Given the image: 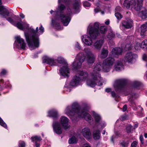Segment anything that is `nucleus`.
<instances>
[{
	"label": "nucleus",
	"instance_id": "33",
	"mask_svg": "<svg viewBox=\"0 0 147 147\" xmlns=\"http://www.w3.org/2000/svg\"><path fill=\"white\" fill-rule=\"evenodd\" d=\"M77 139L74 136H72L70 138L68 141L69 143L70 144L76 143L77 142Z\"/></svg>",
	"mask_w": 147,
	"mask_h": 147
},
{
	"label": "nucleus",
	"instance_id": "1",
	"mask_svg": "<svg viewBox=\"0 0 147 147\" xmlns=\"http://www.w3.org/2000/svg\"><path fill=\"white\" fill-rule=\"evenodd\" d=\"M11 13L10 10L4 7L0 6V15L2 18H7V20L14 26L20 29L24 30V34L26 40L30 50H34L38 47L39 45V36L44 32V28L41 25L35 30L32 26L29 27V25L25 22H14L11 18H8Z\"/></svg>",
	"mask_w": 147,
	"mask_h": 147
},
{
	"label": "nucleus",
	"instance_id": "54",
	"mask_svg": "<svg viewBox=\"0 0 147 147\" xmlns=\"http://www.w3.org/2000/svg\"><path fill=\"white\" fill-rule=\"evenodd\" d=\"M140 141L141 142L142 144H144V142L143 141V137L142 135H140Z\"/></svg>",
	"mask_w": 147,
	"mask_h": 147
},
{
	"label": "nucleus",
	"instance_id": "64",
	"mask_svg": "<svg viewBox=\"0 0 147 147\" xmlns=\"http://www.w3.org/2000/svg\"><path fill=\"white\" fill-rule=\"evenodd\" d=\"M111 95H112V96L113 97H114L115 96V92H111Z\"/></svg>",
	"mask_w": 147,
	"mask_h": 147
},
{
	"label": "nucleus",
	"instance_id": "32",
	"mask_svg": "<svg viewBox=\"0 0 147 147\" xmlns=\"http://www.w3.org/2000/svg\"><path fill=\"white\" fill-rule=\"evenodd\" d=\"M111 67V66H108V65L105 64H103V65L102 67V69L104 72H109L110 70Z\"/></svg>",
	"mask_w": 147,
	"mask_h": 147
},
{
	"label": "nucleus",
	"instance_id": "17",
	"mask_svg": "<svg viewBox=\"0 0 147 147\" xmlns=\"http://www.w3.org/2000/svg\"><path fill=\"white\" fill-rule=\"evenodd\" d=\"M122 49L119 47H116L113 48L111 51V55L113 57H116V55L122 54Z\"/></svg>",
	"mask_w": 147,
	"mask_h": 147
},
{
	"label": "nucleus",
	"instance_id": "50",
	"mask_svg": "<svg viewBox=\"0 0 147 147\" xmlns=\"http://www.w3.org/2000/svg\"><path fill=\"white\" fill-rule=\"evenodd\" d=\"M128 144L127 142H125L124 141L121 143V144L123 147H125L127 146Z\"/></svg>",
	"mask_w": 147,
	"mask_h": 147
},
{
	"label": "nucleus",
	"instance_id": "11",
	"mask_svg": "<svg viewBox=\"0 0 147 147\" xmlns=\"http://www.w3.org/2000/svg\"><path fill=\"white\" fill-rule=\"evenodd\" d=\"M137 57V55L132 52H129L127 53L125 55L124 61L125 62L132 63L133 61Z\"/></svg>",
	"mask_w": 147,
	"mask_h": 147
},
{
	"label": "nucleus",
	"instance_id": "51",
	"mask_svg": "<svg viewBox=\"0 0 147 147\" xmlns=\"http://www.w3.org/2000/svg\"><path fill=\"white\" fill-rule=\"evenodd\" d=\"M140 82H135L134 83V86L135 87H138L140 86Z\"/></svg>",
	"mask_w": 147,
	"mask_h": 147
},
{
	"label": "nucleus",
	"instance_id": "12",
	"mask_svg": "<svg viewBox=\"0 0 147 147\" xmlns=\"http://www.w3.org/2000/svg\"><path fill=\"white\" fill-rule=\"evenodd\" d=\"M127 80L126 79H120L116 80L114 84L116 89H120L122 88L127 83Z\"/></svg>",
	"mask_w": 147,
	"mask_h": 147
},
{
	"label": "nucleus",
	"instance_id": "44",
	"mask_svg": "<svg viewBox=\"0 0 147 147\" xmlns=\"http://www.w3.org/2000/svg\"><path fill=\"white\" fill-rule=\"evenodd\" d=\"M132 126L131 125H129L126 127V129L127 132L128 133H130L131 132V129Z\"/></svg>",
	"mask_w": 147,
	"mask_h": 147
},
{
	"label": "nucleus",
	"instance_id": "57",
	"mask_svg": "<svg viewBox=\"0 0 147 147\" xmlns=\"http://www.w3.org/2000/svg\"><path fill=\"white\" fill-rule=\"evenodd\" d=\"M35 143L36 147H40V144L39 142H35Z\"/></svg>",
	"mask_w": 147,
	"mask_h": 147
},
{
	"label": "nucleus",
	"instance_id": "43",
	"mask_svg": "<svg viewBox=\"0 0 147 147\" xmlns=\"http://www.w3.org/2000/svg\"><path fill=\"white\" fill-rule=\"evenodd\" d=\"M115 16L119 20H120L122 18V16L121 14L118 12L116 13L115 14Z\"/></svg>",
	"mask_w": 147,
	"mask_h": 147
},
{
	"label": "nucleus",
	"instance_id": "36",
	"mask_svg": "<svg viewBox=\"0 0 147 147\" xmlns=\"http://www.w3.org/2000/svg\"><path fill=\"white\" fill-rule=\"evenodd\" d=\"M141 48L147 49V40H145L141 43Z\"/></svg>",
	"mask_w": 147,
	"mask_h": 147
},
{
	"label": "nucleus",
	"instance_id": "5",
	"mask_svg": "<svg viewBox=\"0 0 147 147\" xmlns=\"http://www.w3.org/2000/svg\"><path fill=\"white\" fill-rule=\"evenodd\" d=\"M69 113L71 115H76L78 117H84L86 121L90 123L92 119L91 116L88 113L84 111H69Z\"/></svg>",
	"mask_w": 147,
	"mask_h": 147
},
{
	"label": "nucleus",
	"instance_id": "6",
	"mask_svg": "<svg viewBox=\"0 0 147 147\" xmlns=\"http://www.w3.org/2000/svg\"><path fill=\"white\" fill-rule=\"evenodd\" d=\"M57 61L59 67V69L58 74L60 79L64 78V59L63 57L59 56L57 58Z\"/></svg>",
	"mask_w": 147,
	"mask_h": 147
},
{
	"label": "nucleus",
	"instance_id": "21",
	"mask_svg": "<svg viewBox=\"0 0 147 147\" xmlns=\"http://www.w3.org/2000/svg\"><path fill=\"white\" fill-rule=\"evenodd\" d=\"M114 61V59L111 57H109L103 61V64H105L108 66H112Z\"/></svg>",
	"mask_w": 147,
	"mask_h": 147
},
{
	"label": "nucleus",
	"instance_id": "14",
	"mask_svg": "<svg viewBox=\"0 0 147 147\" xmlns=\"http://www.w3.org/2000/svg\"><path fill=\"white\" fill-rule=\"evenodd\" d=\"M95 59L94 55L90 51L86 53V60L88 64H92L94 63Z\"/></svg>",
	"mask_w": 147,
	"mask_h": 147
},
{
	"label": "nucleus",
	"instance_id": "42",
	"mask_svg": "<svg viewBox=\"0 0 147 147\" xmlns=\"http://www.w3.org/2000/svg\"><path fill=\"white\" fill-rule=\"evenodd\" d=\"M26 144L24 141H20L18 144V147H26Z\"/></svg>",
	"mask_w": 147,
	"mask_h": 147
},
{
	"label": "nucleus",
	"instance_id": "3",
	"mask_svg": "<svg viewBox=\"0 0 147 147\" xmlns=\"http://www.w3.org/2000/svg\"><path fill=\"white\" fill-rule=\"evenodd\" d=\"M101 63H97L95 66L93 72L91 74V80H87L86 83L88 85L92 87L94 86L98 83L99 85H102L103 80L101 77L100 72L101 69Z\"/></svg>",
	"mask_w": 147,
	"mask_h": 147
},
{
	"label": "nucleus",
	"instance_id": "45",
	"mask_svg": "<svg viewBox=\"0 0 147 147\" xmlns=\"http://www.w3.org/2000/svg\"><path fill=\"white\" fill-rule=\"evenodd\" d=\"M115 36V34L112 33H109L107 35V37L109 39H111L114 37Z\"/></svg>",
	"mask_w": 147,
	"mask_h": 147
},
{
	"label": "nucleus",
	"instance_id": "63",
	"mask_svg": "<svg viewBox=\"0 0 147 147\" xmlns=\"http://www.w3.org/2000/svg\"><path fill=\"white\" fill-rule=\"evenodd\" d=\"M76 47L78 49H80V48L79 44L78 43L76 44Z\"/></svg>",
	"mask_w": 147,
	"mask_h": 147
},
{
	"label": "nucleus",
	"instance_id": "2",
	"mask_svg": "<svg viewBox=\"0 0 147 147\" xmlns=\"http://www.w3.org/2000/svg\"><path fill=\"white\" fill-rule=\"evenodd\" d=\"M58 2L59 4L57 11L51 10L50 12L52 14H53L54 18L51 19V25L57 30H61L63 28L60 25L58 21L62 22L63 24H64V0H58Z\"/></svg>",
	"mask_w": 147,
	"mask_h": 147
},
{
	"label": "nucleus",
	"instance_id": "28",
	"mask_svg": "<svg viewBox=\"0 0 147 147\" xmlns=\"http://www.w3.org/2000/svg\"><path fill=\"white\" fill-rule=\"evenodd\" d=\"M141 30L140 34L142 36H144L145 35V32L147 28V22L145 24L142 25L141 27Z\"/></svg>",
	"mask_w": 147,
	"mask_h": 147
},
{
	"label": "nucleus",
	"instance_id": "60",
	"mask_svg": "<svg viewBox=\"0 0 147 147\" xmlns=\"http://www.w3.org/2000/svg\"><path fill=\"white\" fill-rule=\"evenodd\" d=\"M94 11L95 13H97L99 11V9L98 8H97L94 9Z\"/></svg>",
	"mask_w": 147,
	"mask_h": 147
},
{
	"label": "nucleus",
	"instance_id": "53",
	"mask_svg": "<svg viewBox=\"0 0 147 147\" xmlns=\"http://www.w3.org/2000/svg\"><path fill=\"white\" fill-rule=\"evenodd\" d=\"M137 142L136 141H134L131 144V146L133 147H136L137 146Z\"/></svg>",
	"mask_w": 147,
	"mask_h": 147
},
{
	"label": "nucleus",
	"instance_id": "62",
	"mask_svg": "<svg viewBox=\"0 0 147 147\" xmlns=\"http://www.w3.org/2000/svg\"><path fill=\"white\" fill-rule=\"evenodd\" d=\"M83 147H90V146H89L88 144H84L83 146Z\"/></svg>",
	"mask_w": 147,
	"mask_h": 147
},
{
	"label": "nucleus",
	"instance_id": "49",
	"mask_svg": "<svg viewBox=\"0 0 147 147\" xmlns=\"http://www.w3.org/2000/svg\"><path fill=\"white\" fill-rule=\"evenodd\" d=\"M140 47L141 45L139 43H137L136 44V45L134 47L136 50H138L140 48H141Z\"/></svg>",
	"mask_w": 147,
	"mask_h": 147
},
{
	"label": "nucleus",
	"instance_id": "37",
	"mask_svg": "<svg viewBox=\"0 0 147 147\" xmlns=\"http://www.w3.org/2000/svg\"><path fill=\"white\" fill-rule=\"evenodd\" d=\"M133 46L131 43H129L128 44H126L125 47V50L126 51H128L131 50Z\"/></svg>",
	"mask_w": 147,
	"mask_h": 147
},
{
	"label": "nucleus",
	"instance_id": "8",
	"mask_svg": "<svg viewBox=\"0 0 147 147\" xmlns=\"http://www.w3.org/2000/svg\"><path fill=\"white\" fill-rule=\"evenodd\" d=\"M99 25L98 22L95 23L94 24V28L90 27L88 29V32L90 36L92 38L95 39L99 34L98 28Z\"/></svg>",
	"mask_w": 147,
	"mask_h": 147
},
{
	"label": "nucleus",
	"instance_id": "31",
	"mask_svg": "<svg viewBox=\"0 0 147 147\" xmlns=\"http://www.w3.org/2000/svg\"><path fill=\"white\" fill-rule=\"evenodd\" d=\"M65 78H68L69 76V69L67 67V64L65 62Z\"/></svg>",
	"mask_w": 147,
	"mask_h": 147
},
{
	"label": "nucleus",
	"instance_id": "47",
	"mask_svg": "<svg viewBox=\"0 0 147 147\" xmlns=\"http://www.w3.org/2000/svg\"><path fill=\"white\" fill-rule=\"evenodd\" d=\"M78 107L79 105L77 103H74L73 105V107L74 109L76 108V109L78 110Z\"/></svg>",
	"mask_w": 147,
	"mask_h": 147
},
{
	"label": "nucleus",
	"instance_id": "35",
	"mask_svg": "<svg viewBox=\"0 0 147 147\" xmlns=\"http://www.w3.org/2000/svg\"><path fill=\"white\" fill-rule=\"evenodd\" d=\"M93 115L95 118L96 122H98L101 119V118L100 116L96 113L94 111L93 112Z\"/></svg>",
	"mask_w": 147,
	"mask_h": 147
},
{
	"label": "nucleus",
	"instance_id": "48",
	"mask_svg": "<svg viewBox=\"0 0 147 147\" xmlns=\"http://www.w3.org/2000/svg\"><path fill=\"white\" fill-rule=\"evenodd\" d=\"M83 5L85 7H89L90 6V4L87 1H85L83 3Z\"/></svg>",
	"mask_w": 147,
	"mask_h": 147
},
{
	"label": "nucleus",
	"instance_id": "24",
	"mask_svg": "<svg viewBox=\"0 0 147 147\" xmlns=\"http://www.w3.org/2000/svg\"><path fill=\"white\" fill-rule=\"evenodd\" d=\"M134 2V0H125L123 3V6L129 9L130 7H131V5Z\"/></svg>",
	"mask_w": 147,
	"mask_h": 147
},
{
	"label": "nucleus",
	"instance_id": "58",
	"mask_svg": "<svg viewBox=\"0 0 147 147\" xmlns=\"http://www.w3.org/2000/svg\"><path fill=\"white\" fill-rule=\"evenodd\" d=\"M127 106L126 105H124L123 107V110H127Z\"/></svg>",
	"mask_w": 147,
	"mask_h": 147
},
{
	"label": "nucleus",
	"instance_id": "30",
	"mask_svg": "<svg viewBox=\"0 0 147 147\" xmlns=\"http://www.w3.org/2000/svg\"><path fill=\"white\" fill-rule=\"evenodd\" d=\"M141 12L142 13V17L143 19H145L147 17L146 11L145 8L142 7L141 9Z\"/></svg>",
	"mask_w": 147,
	"mask_h": 147
},
{
	"label": "nucleus",
	"instance_id": "9",
	"mask_svg": "<svg viewBox=\"0 0 147 147\" xmlns=\"http://www.w3.org/2000/svg\"><path fill=\"white\" fill-rule=\"evenodd\" d=\"M14 46L19 49H24L26 47V44L24 40L21 38L20 36H18L15 37Z\"/></svg>",
	"mask_w": 147,
	"mask_h": 147
},
{
	"label": "nucleus",
	"instance_id": "16",
	"mask_svg": "<svg viewBox=\"0 0 147 147\" xmlns=\"http://www.w3.org/2000/svg\"><path fill=\"white\" fill-rule=\"evenodd\" d=\"M83 136L87 139L90 140L91 138V133L88 128L82 129V131Z\"/></svg>",
	"mask_w": 147,
	"mask_h": 147
},
{
	"label": "nucleus",
	"instance_id": "27",
	"mask_svg": "<svg viewBox=\"0 0 147 147\" xmlns=\"http://www.w3.org/2000/svg\"><path fill=\"white\" fill-rule=\"evenodd\" d=\"M123 66V63L121 61H117L115 66V69L117 71L119 70Z\"/></svg>",
	"mask_w": 147,
	"mask_h": 147
},
{
	"label": "nucleus",
	"instance_id": "26",
	"mask_svg": "<svg viewBox=\"0 0 147 147\" xmlns=\"http://www.w3.org/2000/svg\"><path fill=\"white\" fill-rule=\"evenodd\" d=\"M108 53V52L107 50L103 48L101 50V53L100 55V57L101 58H105L107 56Z\"/></svg>",
	"mask_w": 147,
	"mask_h": 147
},
{
	"label": "nucleus",
	"instance_id": "15",
	"mask_svg": "<svg viewBox=\"0 0 147 147\" xmlns=\"http://www.w3.org/2000/svg\"><path fill=\"white\" fill-rule=\"evenodd\" d=\"M43 63H46L51 66H56L57 65L56 61L53 58L46 57L43 59Z\"/></svg>",
	"mask_w": 147,
	"mask_h": 147
},
{
	"label": "nucleus",
	"instance_id": "52",
	"mask_svg": "<svg viewBox=\"0 0 147 147\" xmlns=\"http://www.w3.org/2000/svg\"><path fill=\"white\" fill-rule=\"evenodd\" d=\"M128 115H124L122 117H121V121H123V120H126L127 119V118L128 117Z\"/></svg>",
	"mask_w": 147,
	"mask_h": 147
},
{
	"label": "nucleus",
	"instance_id": "19",
	"mask_svg": "<svg viewBox=\"0 0 147 147\" xmlns=\"http://www.w3.org/2000/svg\"><path fill=\"white\" fill-rule=\"evenodd\" d=\"M82 36V39L83 42L85 44L88 46L91 45L92 43V41L90 37L87 36L86 35Z\"/></svg>",
	"mask_w": 147,
	"mask_h": 147
},
{
	"label": "nucleus",
	"instance_id": "55",
	"mask_svg": "<svg viewBox=\"0 0 147 147\" xmlns=\"http://www.w3.org/2000/svg\"><path fill=\"white\" fill-rule=\"evenodd\" d=\"M143 59L144 60H147V56L146 54H144L143 56Z\"/></svg>",
	"mask_w": 147,
	"mask_h": 147
},
{
	"label": "nucleus",
	"instance_id": "10",
	"mask_svg": "<svg viewBox=\"0 0 147 147\" xmlns=\"http://www.w3.org/2000/svg\"><path fill=\"white\" fill-rule=\"evenodd\" d=\"M71 1L70 0L65 1V10L67 11V16H65V26H67L71 20L70 14L71 13V10L69 8Z\"/></svg>",
	"mask_w": 147,
	"mask_h": 147
},
{
	"label": "nucleus",
	"instance_id": "39",
	"mask_svg": "<svg viewBox=\"0 0 147 147\" xmlns=\"http://www.w3.org/2000/svg\"><path fill=\"white\" fill-rule=\"evenodd\" d=\"M80 5L79 2L78 1H76L73 5V8L76 10H77L79 9Z\"/></svg>",
	"mask_w": 147,
	"mask_h": 147
},
{
	"label": "nucleus",
	"instance_id": "7",
	"mask_svg": "<svg viewBox=\"0 0 147 147\" xmlns=\"http://www.w3.org/2000/svg\"><path fill=\"white\" fill-rule=\"evenodd\" d=\"M85 59V56L83 53H78L76 56V60L73 63V67L76 69L80 68L82 63L84 62Z\"/></svg>",
	"mask_w": 147,
	"mask_h": 147
},
{
	"label": "nucleus",
	"instance_id": "56",
	"mask_svg": "<svg viewBox=\"0 0 147 147\" xmlns=\"http://www.w3.org/2000/svg\"><path fill=\"white\" fill-rule=\"evenodd\" d=\"M121 8L119 6L117 7L115 9L117 11H119L121 10Z\"/></svg>",
	"mask_w": 147,
	"mask_h": 147
},
{
	"label": "nucleus",
	"instance_id": "20",
	"mask_svg": "<svg viewBox=\"0 0 147 147\" xmlns=\"http://www.w3.org/2000/svg\"><path fill=\"white\" fill-rule=\"evenodd\" d=\"M48 116L50 117H52L54 119H56L59 117L57 111H49L48 112Z\"/></svg>",
	"mask_w": 147,
	"mask_h": 147
},
{
	"label": "nucleus",
	"instance_id": "22",
	"mask_svg": "<svg viewBox=\"0 0 147 147\" xmlns=\"http://www.w3.org/2000/svg\"><path fill=\"white\" fill-rule=\"evenodd\" d=\"M80 80V79L79 77L75 76L70 82V84L72 86H76L78 85Z\"/></svg>",
	"mask_w": 147,
	"mask_h": 147
},
{
	"label": "nucleus",
	"instance_id": "13",
	"mask_svg": "<svg viewBox=\"0 0 147 147\" xmlns=\"http://www.w3.org/2000/svg\"><path fill=\"white\" fill-rule=\"evenodd\" d=\"M143 0H134L131 5V7L136 11H140L143 7L142 2Z\"/></svg>",
	"mask_w": 147,
	"mask_h": 147
},
{
	"label": "nucleus",
	"instance_id": "46",
	"mask_svg": "<svg viewBox=\"0 0 147 147\" xmlns=\"http://www.w3.org/2000/svg\"><path fill=\"white\" fill-rule=\"evenodd\" d=\"M7 72V71L6 70L4 69H2L0 73V76H2L5 75L6 74Z\"/></svg>",
	"mask_w": 147,
	"mask_h": 147
},
{
	"label": "nucleus",
	"instance_id": "61",
	"mask_svg": "<svg viewBox=\"0 0 147 147\" xmlns=\"http://www.w3.org/2000/svg\"><path fill=\"white\" fill-rule=\"evenodd\" d=\"M105 24L107 25H108L109 24V20H107V21H106L105 22Z\"/></svg>",
	"mask_w": 147,
	"mask_h": 147
},
{
	"label": "nucleus",
	"instance_id": "40",
	"mask_svg": "<svg viewBox=\"0 0 147 147\" xmlns=\"http://www.w3.org/2000/svg\"><path fill=\"white\" fill-rule=\"evenodd\" d=\"M100 30L102 34H105L107 30V28L105 26H102L100 27Z\"/></svg>",
	"mask_w": 147,
	"mask_h": 147
},
{
	"label": "nucleus",
	"instance_id": "34",
	"mask_svg": "<svg viewBox=\"0 0 147 147\" xmlns=\"http://www.w3.org/2000/svg\"><path fill=\"white\" fill-rule=\"evenodd\" d=\"M32 141L33 142H37L38 141H40L42 139L40 136H35L34 137H32L31 138Z\"/></svg>",
	"mask_w": 147,
	"mask_h": 147
},
{
	"label": "nucleus",
	"instance_id": "25",
	"mask_svg": "<svg viewBox=\"0 0 147 147\" xmlns=\"http://www.w3.org/2000/svg\"><path fill=\"white\" fill-rule=\"evenodd\" d=\"M78 74L80 76H82V80H85L87 79L88 76V73L86 72H84L82 71H79L78 72Z\"/></svg>",
	"mask_w": 147,
	"mask_h": 147
},
{
	"label": "nucleus",
	"instance_id": "4",
	"mask_svg": "<svg viewBox=\"0 0 147 147\" xmlns=\"http://www.w3.org/2000/svg\"><path fill=\"white\" fill-rule=\"evenodd\" d=\"M52 127L54 132L57 134H61L62 132V128H64V116L61 117L59 122L57 121H53Z\"/></svg>",
	"mask_w": 147,
	"mask_h": 147
},
{
	"label": "nucleus",
	"instance_id": "38",
	"mask_svg": "<svg viewBox=\"0 0 147 147\" xmlns=\"http://www.w3.org/2000/svg\"><path fill=\"white\" fill-rule=\"evenodd\" d=\"M65 129H68L69 128L70 125L69 124V120L66 117H65Z\"/></svg>",
	"mask_w": 147,
	"mask_h": 147
},
{
	"label": "nucleus",
	"instance_id": "59",
	"mask_svg": "<svg viewBox=\"0 0 147 147\" xmlns=\"http://www.w3.org/2000/svg\"><path fill=\"white\" fill-rule=\"evenodd\" d=\"M20 16L22 18H24V16L22 13H20Z\"/></svg>",
	"mask_w": 147,
	"mask_h": 147
},
{
	"label": "nucleus",
	"instance_id": "23",
	"mask_svg": "<svg viewBox=\"0 0 147 147\" xmlns=\"http://www.w3.org/2000/svg\"><path fill=\"white\" fill-rule=\"evenodd\" d=\"M103 42V40H97L94 43V46L97 49H100L102 46Z\"/></svg>",
	"mask_w": 147,
	"mask_h": 147
},
{
	"label": "nucleus",
	"instance_id": "41",
	"mask_svg": "<svg viewBox=\"0 0 147 147\" xmlns=\"http://www.w3.org/2000/svg\"><path fill=\"white\" fill-rule=\"evenodd\" d=\"M0 125L5 128L7 127L6 124L3 121L2 119L0 117Z\"/></svg>",
	"mask_w": 147,
	"mask_h": 147
},
{
	"label": "nucleus",
	"instance_id": "18",
	"mask_svg": "<svg viewBox=\"0 0 147 147\" xmlns=\"http://www.w3.org/2000/svg\"><path fill=\"white\" fill-rule=\"evenodd\" d=\"M133 21L130 19L124 21L122 22V25L126 28H131L133 26Z\"/></svg>",
	"mask_w": 147,
	"mask_h": 147
},
{
	"label": "nucleus",
	"instance_id": "29",
	"mask_svg": "<svg viewBox=\"0 0 147 147\" xmlns=\"http://www.w3.org/2000/svg\"><path fill=\"white\" fill-rule=\"evenodd\" d=\"M100 132L99 130H97L93 132V138L95 140L99 139L100 137Z\"/></svg>",
	"mask_w": 147,
	"mask_h": 147
}]
</instances>
